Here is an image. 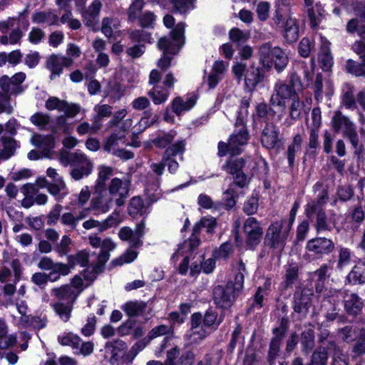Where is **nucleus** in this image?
Instances as JSON below:
<instances>
[{
	"label": "nucleus",
	"instance_id": "nucleus-49",
	"mask_svg": "<svg viewBox=\"0 0 365 365\" xmlns=\"http://www.w3.org/2000/svg\"><path fill=\"white\" fill-rule=\"evenodd\" d=\"M308 16L312 26H317L321 21L324 10L320 3H317L314 6H308Z\"/></svg>",
	"mask_w": 365,
	"mask_h": 365
},
{
	"label": "nucleus",
	"instance_id": "nucleus-52",
	"mask_svg": "<svg viewBox=\"0 0 365 365\" xmlns=\"http://www.w3.org/2000/svg\"><path fill=\"white\" fill-rule=\"evenodd\" d=\"M351 260V250L347 247H340L339 248V255L336 264V268L339 270H343L344 267L348 266Z\"/></svg>",
	"mask_w": 365,
	"mask_h": 365
},
{
	"label": "nucleus",
	"instance_id": "nucleus-45",
	"mask_svg": "<svg viewBox=\"0 0 365 365\" xmlns=\"http://www.w3.org/2000/svg\"><path fill=\"white\" fill-rule=\"evenodd\" d=\"M299 278V266L296 263L289 264L286 269L284 287L285 289L292 287V285L297 282Z\"/></svg>",
	"mask_w": 365,
	"mask_h": 365
},
{
	"label": "nucleus",
	"instance_id": "nucleus-18",
	"mask_svg": "<svg viewBox=\"0 0 365 365\" xmlns=\"http://www.w3.org/2000/svg\"><path fill=\"white\" fill-rule=\"evenodd\" d=\"M351 144L354 157L357 162H364L365 160V147L359 138L357 130L344 137Z\"/></svg>",
	"mask_w": 365,
	"mask_h": 365
},
{
	"label": "nucleus",
	"instance_id": "nucleus-59",
	"mask_svg": "<svg viewBox=\"0 0 365 365\" xmlns=\"http://www.w3.org/2000/svg\"><path fill=\"white\" fill-rule=\"evenodd\" d=\"M356 341L352 347V352L356 356L365 354V328H361L356 336Z\"/></svg>",
	"mask_w": 365,
	"mask_h": 365
},
{
	"label": "nucleus",
	"instance_id": "nucleus-42",
	"mask_svg": "<svg viewBox=\"0 0 365 365\" xmlns=\"http://www.w3.org/2000/svg\"><path fill=\"white\" fill-rule=\"evenodd\" d=\"M195 100L192 98H187L185 101L181 97H176L172 103L173 111L180 115L182 111L188 110L194 106Z\"/></svg>",
	"mask_w": 365,
	"mask_h": 365
},
{
	"label": "nucleus",
	"instance_id": "nucleus-7",
	"mask_svg": "<svg viewBox=\"0 0 365 365\" xmlns=\"http://www.w3.org/2000/svg\"><path fill=\"white\" fill-rule=\"evenodd\" d=\"M313 290L307 287H297L294 293L293 309L295 312L306 315L312 302Z\"/></svg>",
	"mask_w": 365,
	"mask_h": 365
},
{
	"label": "nucleus",
	"instance_id": "nucleus-23",
	"mask_svg": "<svg viewBox=\"0 0 365 365\" xmlns=\"http://www.w3.org/2000/svg\"><path fill=\"white\" fill-rule=\"evenodd\" d=\"M113 169L111 167L101 165L98 168V178L94 185V192H106V182L113 175Z\"/></svg>",
	"mask_w": 365,
	"mask_h": 365
},
{
	"label": "nucleus",
	"instance_id": "nucleus-38",
	"mask_svg": "<svg viewBox=\"0 0 365 365\" xmlns=\"http://www.w3.org/2000/svg\"><path fill=\"white\" fill-rule=\"evenodd\" d=\"M185 150V141L184 140H178L166 148L162 158H164V161L169 160L170 158H173L178 155H182ZM180 158L182 160V156H181Z\"/></svg>",
	"mask_w": 365,
	"mask_h": 365
},
{
	"label": "nucleus",
	"instance_id": "nucleus-41",
	"mask_svg": "<svg viewBox=\"0 0 365 365\" xmlns=\"http://www.w3.org/2000/svg\"><path fill=\"white\" fill-rule=\"evenodd\" d=\"M74 304L57 302L51 304L57 315L63 321L68 322L71 318Z\"/></svg>",
	"mask_w": 365,
	"mask_h": 365
},
{
	"label": "nucleus",
	"instance_id": "nucleus-26",
	"mask_svg": "<svg viewBox=\"0 0 365 365\" xmlns=\"http://www.w3.org/2000/svg\"><path fill=\"white\" fill-rule=\"evenodd\" d=\"M127 127L123 123L119 130H115L111 135L107 138L103 143V150L108 153L110 152L112 148L118 145V140L125 138L127 133Z\"/></svg>",
	"mask_w": 365,
	"mask_h": 365
},
{
	"label": "nucleus",
	"instance_id": "nucleus-11",
	"mask_svg": "<svg viewBox=\"0 0 365 365\" xmlns=\"http://www.w3.org/2000/svg\"><path fill=\"white\" fill-rule=\"evenodd\" d=\"M331 126L336 133L342 130L344 138L356 130L354 123L340 110L336 111L331 118Z\"/></svg>",
	"mask_w": 365,
	"mask_h": 365
},
{
	"label": "nucleus",
	"instance_id": "nucleus-55",
	"mask_svg": "<svg viewBox=\"0 0 365 365\" xmlns=\"http://www.w3.org/2000/svg\"><path fill=\"white\" fill-rule=\"evenodd\" d=\"M310 133H309V144L308 148L312 150L309 151L307 150L306 155H308L309 158H312L313 159L316 157V149L319 147V130H317L315 128H310Z\"/></svg>",
	"mask_w": 365,
	"mask_h": 365
},
{
	"label": "nucleus",
	"instance_id": "nucleus-24",
	"mask_svg": "<svg viewBox=\"0 0 365 365\" xmlns=\"http://www.w3.org/2000/svg\"><path fill=\"white\" fill-rule=\"evenodd\" d=\"M302 346V352L304 354H309L315 346L314 331L312 328L304 329L299 336Z\"/></svg>",
	"mask_w": 365,
	"mask_h": 365
},
{
	"label": "nucleus",
	"instance_id": "nucleus-37",
	"mask_svg": "<svg viewBox=\"0 0 365 365\" xmlns=\"http://www.w3.org/2000/svg\"><path fill=\"white\" fill-rule=\"evenodd\" d=\"M361 62L352 59L346 61L345 69L347 73L356 76L365 78V58H360Z\"/></svg>",
	"mask_w": 365,
	"mask_h": 365
},
{
	"label": "nucleus",
	"instance_id": "nucleus-62",
	"mask_svg": "<svg viewBox=\"0 0 365 365\" xmlns=\"http://www.w3.org/2000/svg\"><path fill=\"white\" fill-rule=\"evenodd\" d=\"M327 353L321 349H315L309 361V365H327Z\"/></svg>",
	"mask_w": 365,
	"mask_h": 365
},
{
	"label": "nucleus",
	"instance_id": "nucleus-47",
	"mask_svg": "<svg viewBox=\"0 0 365 365\" xmlns=\"http://www.w3.org/2000/svg\"><path fill=\"white\" fill-rule=\"evenodd\" d=\"M144 0H133L127 11L128 20L133 23L140 16L145 5Z\"/></svg>",
	"mask_w": 365,
	"mask_h": 365
},
{
	"label": "nucleus",
	"instance_id": "nucleus-29",
	"mask_svg": "<svg viewBox=\"0 0 365 365\" xmlns=\"http://www.w3.org/2000/svg\"><path fill=\"white\" fill-rule=\"evenodd\" d=\"M148 207L144 204L143 199L139 196H135L131 198L128 207V212L132 217H136L138 215L144 216L147 215Z\"/></svg>",
	"mask_w": 365,
	"mask_h": 365
},
{
	"label": "nucleus",
	"instance_id": "nucleus-56",
	"mask_svg": "<svg viewBox=\"0 0 365 365\" xmlns=\"http://www.w3.org/2000/svg\"><path fill=\"white\" fill-rule=\"evenodd\" d=\"M58 342L63 346H69L74 351L78 349V345L81 343V339L73 333H68L65 336L58 337Z\"/></svg>",
	"mask_w": 365,
	"mask_h": 365
},
{
	"label": "nucleus",
	"instance_id": "nucleus-36",
	"mask_svg": "<svg viewBox=\"0 0 365 365\" xmlns=\"http://www.w3.org/2000/svg\"><path fill=\"white\" fill-rule=\"evenodd\" d=\"M328 272V265L324 264L312 274V279L315 282V289L317 293L323 290L324 282L329 277Z\"/></svg>",
	"mask_w": 365,
	"mask_h": 365
},
{
	"label": "nucleus",
	"instance_id": "nucleus-17",
	"mask_svg": "<svg viewBox=\"0 0 365 365\" xmlns=\"http://www.w3.org/2000/svg\"><path fill=\"white\" fill-rule=\"evenodd\" d=\"M102 8V3L100 0H94L90 6L83 12L84 24L93 29L99 22V14Z\"/></svg>",
	"mask_w": 365,
	"mask_h": 365
},
{
	"label": "nucleus",
	"instance_id": "nucleus-40",
	"mask_svg": "<svg viewBox=\"0 0 365 365\" xmlns=\"http://www.w3.org/2000/svg\"><path fill=\"white\" fill-rule=\"evenodd\" d=\"M307 113L305 110V103L299 100L298 95H294L292 99V103L289 106V116L292 120H297L302 118V113Z\"/></svg>",
	"mask_w": 365,
	"mask_h": 365
},
{
	"label": "nucleus",
	"instance_id": "nucleus-33",
	"mask_svg": "<svg viewBox=\"0 0 365 365\" xmlns=\"http://www.w3.org/2000/svg\"><path fill=\"white\" fill-rule=\"evenodd\" d=\"M168 89L163 86L155 85L148 91V95L155 105L165 103L169 96Z\"/></svg>",
	"mask_w": 365,
	"mask_h": 365
},
{
	"label": "nucleus",
	"instance_id": "nucleus-4",
	"mask_svg": "<svg viewBox=\"0 0 365 365\" xmlns=\"http://www.w3.org/2000/svg\"><path fill=\"white\" fill-rule=\"evenodd\" d=\"M259 56L260 63L267 71L274 66L278 73H281L289 63L285 51L279 46L273 47L270 43H265L259 47Z\"/></svg>",
	"mask_w": 365,
	"mask_h": 365
},
{
	"label": "nucleus",
	"instance_id": "nucleus-48",
	"mask_svg": "<svg viewBox=\"0 0 365 365\" xmlns=\"http://www.w3.org/2000/svg\"><path fill=\"white\" fill-rule=\"evenodd\" d=\"M282 343V341L270 339L267 356V361L269 365L274 364L277 358L279 356Z\"/></svg>",
	"mask_w": 365,
	"mask_h": 365
},
{
	"label": "nucleus",
	"instance_id": "nucleus-20",
	"mask_svg": "<svg viewBox=\"0 0 365 365\" xmlns=\"http://www.w3.org/2000/svg\"><path fill=\"white\" fill-rule=\"evenodd\" d=\"M327 198V190L324 189L322 194L317 198L307 205L305 212L307 217L310 218L313 214L318 215L325 212L323 210V206L326 204Z\"/></svg>",
	"mask_w": 365,
	"mask_h": 365
},
{
	"label": "nucleus",
	"instance_id": "nucleus-61",
	"mask_svg": "<svg viewBox=\"0 0 365 365\" xmlns=\"http://www.w3.org/2000/svg\"><path fill=\"white\" fill-rule=\"evenodd\" d=\"M129 38L138 44H143L150 42V34L147 31L135 29L129 34Z\"/></svg>",
	"mask_w": 365,
	"mask_h": 365
},
{
	"label": "nucleus",
	"instance_id": "nucleus-64",
	"mask_svg": "<svg viewBox=\"0 0 365 365\" xmlns=\"http://www.w3.org/2000/svg\"><path fill=\"white\" fill-rule=\"evenodd\" d=\"M139 25L142 28H152L153 27L155 20V16L150 11H147L138 18Z\"/></svg>",
	"mask_w": 365,
	"mask_h": 365
},
{
	"label": "nucleus",
	"instance_id": "nucleus-12",
	"mask_svg": "<svg viewBox=\"0 0 365 365\" xmlns=\"http://www.w3.org/2000/svg\"><path fill=\"white\" fill-rule=\"evenodd\" d=\"M73 63V61L70 57L56 54L50 56L46 63V68L51 72L50 78L53 80L56 76L62 73L63 67H70Z\"/></svg>",
	"mask_w": 365,
	"mask_h": 365
},
{
	"label": "nucleus",
	"instance_id": "nucleus-1",
	"mask_svg": "<svg viewBox=\"0 0 365 365\" xmlns=\"http://www.w3.org/2000/svg\"><path fill=\"white\" fill-rule=\"evenodd\" d=\"M185 24L179 23L170 31V35L160 38L158 42V48L163 51V56L158 61V66L165 71L171 63V57L167 54L175 55L184 43Z\"/></svg>",
	"mask_w": 365,
	"mask_h": 365
},
{
	"label": "nucleus",
	"instance_id": "nucleus-3",
	"mask_svg": "<svg viewBox=\"0 0 365 365\" xmlns=\"http://www.w3.org/2000/svg\"><path fill=\"white\" fill-rule=\"evenodd\" d=\"M59 161L64 166L72 167L70 175L75 180H80L88 177L93 171L92 161L83 153L76 151L71 153L61 150L59 154Z\"/></svg>",
	"mask_w": 365,
	"mask_h": 365
},
{
	"label": "nucleus",
	"instance_id": "nucleus-9",
	"mask_svg": "<svg viewBox=\"0 0 365 365\" xmlns=\"http://www.w3.org/2000/svg\"><path fill=\"white\" fill-rule=\"evenodd\" d=\"M108 190L110 197L114 195H118V197L115 200V202L118 207H121L125 204V200L128 197L130 182L115 178L111 180L108 185Z\"/></svg>",
	"mask_w": 365,
	"mask_h": 365
},
{
	"label": "nucleus",
	"instance_id": "nucleus-63",
	"mask_svg": "<svg viewBox=\"0 0 365 365\" xmlns=\"http://www.w3.org/2000/svg\"><path fill=\"white\" fill-rule=\"evenodd\" d=\"M319 61L324 71H328L333 65V58L329 49H323L319 56Z\"/></svg>",
	"mask_w": 365,
	"mask_h": 365
},
{
	"label": "nucleus",
	"instance_id": "nucleus-54",
	"mask_svg": "<svg viewBox=\"0 0 365 365\" xmlns=\"http://www.w3.org/2000/svg\"><path fill=\"white\" fill-rule=\"evenodd\" d=\"M229 37L232 42L237 43V46H240L250 38V34L238 28H233L229 32Z\"/></svg>",
	"mask_w": 365,
	"mask_h": 365
},
{
	"label": "nucleus",
	"instance_id": "nucleus-5",
	"mask_svg": "<svg viewBox=\"0 0 365 365\" xmlns=\"http://www.w3.org/2000/svg\"><path fill=\"white\" fill-rule=\"evenodd\" d=\"M239 294L232 287V282H228L225 285L215 286L212 289L214 304L219 309L225 310L230 309L236 301Z\"/></svg>",
	"mask_w": 365,
	"mask_h": 365
},
{
	"label": "nucleus",
	"instance_id": "nucleus-21",
	"mask_svg": "<svg viewBox=\"0 0 365 365\" xmlns=\"http://www.w3.org/2000/svg\"><path fill=\"white\" fill-rule=\"evenodd\" d=\"M192 335L197 336L196 339L203 340L209 332L207 331L203 326V316L200 312H195L192 314L190 318Z\"/></svg>",
	"mask_w": 365,
	"mask_h": 365
},
{
	"label": "nucleus",
	"instance_id": "nucleus-43",
	"mask_svg": "<svg viewBox=\"0 0 365 365\" xmlns=\"http://www.w3.org/2000/svg\"><path fill=\"white\" fill-rule=\"evenodd\" d=\"M217 225V220L215 217H203L194 225V233H200L202 228H206L207 232L213 234Z\"/></svg>",
	"mask_w": 365,
	"mask_h": 365
},
{
	"label": "nucleus",
	"instance_id": "nucleus-32",
	"mask_svg": "<svg viewBox=\"0 0 365 365\" xmlns=\"http://www.w3.org/2000/svg\"><path fill=\"white\" fill-rule=\"evenodd\" d=\"M147 303L143 301H130L125 303L123 307L128 316L138 317L145 312Z\"/></svg>",
	"mask_w": 365,
	"mask_h": 365
},
{
	"label": "nucleus",
	"instance_id": "nucleus-60",
	"mask_svg": "<svg viewBox=\"0 0 365 365\" xmlns=\"http://www.w3.org/2000/svg\"><path fill=\"white\" fill-rule=\"evenodd\" d=\"M68 265L70 267V269L75 265L80 264L82 267L87 265L88 262V254L86 252H80L74 255L68 257Z\"/></svg>",
	"mask_w": 365,
	"mask_h": 365
},
{
	"label": "nucleus",
	"instance_id": "nucleus-14",
	"mask_svg": "<svg viewBox=\"0 0 365 365\" xmlns=\"http://www.w3.org/2000/svg\"><path fill=\"white\" fill-rule=\"evenodd\" d=\"M93 193L96 196L91 199L88 210L94 212V214L107 212L112 204V197L107 194L106 192H93Z\"/></svg>",
	"mask_w": 365,
	"mask_h": 365
},
{
	"label": "nucleus",
	"instance_id": "nucleus-8",
	"mask_svg": "<svg viewBox=\"0 0 365 365\" xmlns=\"http://www.w3.org/2000/svg\"><path fill=\"white\" fill-rule=\"evenodd\" d=\"M243 230L247 237V245L254 249L259 244L263 234L259 222L255 217H248L244 223Z\"/></svg>",
	"mask_w": 365,
	"mask_h": 365
},
{
	"label": "nucleus",
	"instance_id": "nucleus-58",
	"mask_svg": "<svg viewBox=\"0 0 365 365\" xmlns=\"http://www.w3.org/2000/svg\"><path fill=\"white\" fill-rule=\"evenodd\" d=\"M257 115L260 118L272 120L276 115V111L265 103H260L256 106Z\"/></svg>",
	"mask_w": 365,
	"mask_h": 365
},
{
	"label": "nucleus",
	"instance_id": "nucleus-28",
	"mask_svg": "<svg viewBox=\"0 0 365 365\" xmlns=\"http://www.w3.org/2000/svg\"><path fill=\"white\" fill-rule=\"evenodd\" d=\"M16 148V140L9 137H2L0 140V162L11 158Z\"/></svg>",
	"mask_w": 365,
	"mask_h": 365
},
{
	"label": "nucleus",
	"instance_id": "nucleus-30",
	"mask_svg": "<svg viewBox=\"0 0 365 365\" xmlns=\"http://www.w3.org/2000/svg\"><path fill=\"white\" fill-rule=\"evenodd\" d=\"M248 139L247 130H235L230 138L232 153H238L240 152L238 147L247 144Z\"/></svg>",
	"mask_w": 365,
	"mask_h": 365
},
{
	"label": "nucleus",
	"instance_id": "nucleus-13",
	"mask_svg": "<svg viewBox=\"0 0 365 365\" xmlns=\"http://www.w3.org/2000/svg\"><path fill=\"white\" fill-rule=\"evenodd\" d=\"M261 142L263 146L268 149H278L282 145V141L279 138V131L273 123L266 124L262 130Z\"/></svg>",
	"mask_w": 365,
	"mask_h": 365
},
{
	"label": "nucleus",
	"instance_id": "nucleus-34",
	"mask_svg": "<svg viewBox=\"0 0 365 365\" xmlns=\"http://www.w3.org/2000/svg\"><path fill=\"white\" fill-rule=\"evenodd\" d=\"M32 21L36 24H46L48 26L57 25L59 21L58 16L53 12L38 11L33 14Z\"/></svg>",
	"mask_w": 365,
	"mask_h": 365
},
{
	"label": "nucleus",
	"instance_id": "nucleus-50",
	"mask_svg": "<svg viewBox=\"0 0 365 365\" xmlns=\"http://www.w3.org/2000/svg\"><path fill=\"white\" fill-rule=\"evenodd\" d=\"M337 334L341 340L347 344L354 342L357 336L356 329L353 325H346L339 329Z\"/></svg>",
	"mask_w": 365,
	"mask_h": 365
},
{
	"label": "nucleus",
	"instance_id": "nucleus-16",
	"mask_svg": "<svg viewBox=\"0 0 365 365\" xmlns=\"http://www.w3.org/2000/svg\"><path fill=\"white\" fill-rule=\"evenodd\" d=\"M145 222L143 220L138 223L135 231L128 227H124L119 231L118 235L122 240L129 241L133 246L138 247L141 244L140 237L144 233Z\"/></svg>",
	"mask_w": 365,
	"mask_h": 365
},
{
	"label": "nucleus",
	"instance_id": "nucleus-2",
	"mask_svg": "<svg viewBox=\"0 0 365 365\" xmlns=\"http://www.w3.org/2000/svg\"><path fill=\"white\" fill-rule=\"evenodd\" d=\"M290 228L291 225H287V221L284 219L272 222L267 228L264 245L271 250L272 256L279 257L281 256Z\"/></svg>",
	"mask_w": 365,
	"mask_h": 365
},
{
	"label": "nucleus",
	"instance_id": "nucleus-53",
	"mask_svg": "<svg viewBox=\"0 0 365 365\" xmlns=\"http://www.w3.org/2000/svg\"><path fill=\"white\" fill-rule=\"evenodd\" d=\"M175 133H163L162 135L159 134L152 142L154 145L160 149L165 148L174 140Z\"/></svg>",
	"mask_w": 365,
	"mask_h": 365
},
{
	"label": "nucleus",
	"instance_id": "nucleus-27",
	"mask_svg": "<svg viewBox=\"0 0 365 365\" xmlns=\"http://www.w3.org/2000/svg\"><path fill=\"white\" fill-rule=\"evenodd\" d=\"M346 282L349 284L363 285L365 284V267L357 263L351 268L346 277Z\"/></svg>",
	"mask_w": 365,
	"mask_h": 365
},
{
	"label": "nucleus",
	"instance_id": "nucleus-57",
	"mask_svg": "<svg viewBox=\"0 0 365 365\" xmlns=\"http://www.w3.org/2000/svg\"><path fill=\"white\" fill-rule=\"evenodd\" d=\"M274 92H277L278 96L284 99H292L294 95H297L295 89L289 84L279 83L275 85Z\"/></svg>",
	"mask_w": 365,
	"mask_h": 365
},
{
	"label": "nucleus",
	"instance_id": "nucleus-6",
	"mask_svg": "<svg viewBox=\"0 0 365 365\" xmlns=\"http://www.w3.org/2000/svg\"><path fill=\"white\" fill-rule=\"evenodd\" d=\"M305 248L312 255L322 258L324 255L331 253L334 250L335 245L331 239L316 237L309 240L307 242Z\"/></svg>",
	"mask_w": 365,
	"mask_h": 365
},
{
	"label": "nucleus",
	"instance_id": "nucleus-46",
	"mask_svg": "<svg viewBox=\"0 0 365 365\" xmlns=\"http://www.w3.org/2000/svg\"><path fill=\"white\" fill-rule=\"evenodd\" d=\"M245 166V160L242 158L230 159L222 166V169L227 173L233 175L240 173H243V168Z\"/></svg>",
	"mask_w": 365,
	"mask_h": 365
},
{
	"label": "nucleus",
	"instance_id": "nucleus-51",
	"mask_svg": "<svg viewBox=\"0 0 365 365\" xmlns=\"http://www.w3.org/2000/svg\"><path fill=\"white\" fill-rule=\"evenodd\" d=\"M69 272L70 267L66 264L60 263L47 274L48 282H55L61 278V276H66Z\"/></svg>",
	"mask_w": 365,
	"mask_h": 365
},
{
	"label": "nucleus",
	"instance_id": "nucleus-31",
	"mask_svg": "<svg viewBox=\"0 0 365 365\" xmlns=\"http://www.w3.org/2000/svg\"><path fill=\"white\" fill-rule=\"evenodd\" d=\"M165 166H168V171L173 174L177 171L179 165L178 163L173 158H170L169 160L164 161V158H162L160 163H152L150 165V168L156 175L160 176L163 175Z\"/></svg>",
	"mask_w": 365,
	"mask_h": 365
},
{
	"label": "nucleus",
	"instance_id": "nucleus-10",
	"mask_svg": "<svg viewBox=\"0 0 365 365\" xmlns=\"http://www.w3.org/2000/svg\"><path fill=\"white\" fill-rule=\"evenodd\" d=\"M343 298L344 311L348 316L356 318L362 314L364 301L356 293H346Z\"/></svg>",
	"mask_w": 365,
	"mask_h": 365
},
{
	"label": "nucleus",
	"instance_id": "nucleus-19",
	"mask_svg": "<svg viewBox=\"0 0 365 365\" xmlns=\"http://www.w3.org/2000/svg\"><path fill=\"white\" fill-rule=\"evenodd\" d=\"M266 71L267 69L263 66L262 67L250 66L245 74V81L247 86L252 88L256 87L257 85L264 81Z\"/></svg>",
	"mask_w": 365,
	"mask_h": 365
},
{
	"label": "nucleus",
	"instance_id": "nucleus-22",
	"mask_svg": "<svg viewBox=\"0 0 365 365\" xmlns=\"http://www.w3.org/2000/svg\"><path fill=\"white\" fill-rule=\"evenodd\" d=\"M283 36L287 42L292 43L299 38V27L295 18L289 16L283 26Z\"/></svg>",
	"mask_w": 365,
	"mask_h": 365
},
{
	"label": "nucleus",
	"instance_id": "nucleus-25",
	"mask_svg": "<svg viewBox=\"0 0 365 365\" xmlns=\"http://www.w3.org/2000/svg\"><path fill=\"white\" fill-rule=\"evenodd\" d=\"M224 314L222 312L218 317V313L212 308L208 309L203 316V326L212 331H215L222 322Z\"/></svg>",
	"mask_w": 365,
	"mask_h": 365
},
{
	"label": "nucleus",
	"instance_id": "nucleus-39",
	"mask_svg": "<svg viewBox=\"0 0 365 365\" xmlns=\"http://www.w3.org/2000/svg\"><path fill=\"white\" fill-rule=\"evenodd\" d=\"M109 257L110 253L108 252L101 251L98 257V263L92 268V272L90 274L91 276L88 274H85V279L93 281L96 278L98 274L103 272V265L109 259Z\"/></svg>",
	"mask_w": 365,
	"mask_h": 365
},
{
	"label": "nucleus",
	"instance_id": "nucleus-35",
	"mask_svg": "<svg viewBox=\"0 0 365 365\" xmlns=\"http://www.w3.org/2000/svg\"><path fill=\"white\" fill-rule=\"evenodd\" d=\"M31 142L35 146L42 149L41 153L47 157L54 146V140L51 136L36 135L31 139Z\"/></svg>",
	"mask_w": 365,
	"mask_h": 365
},
{
	"label": "nucleus",
	"instance_id": "nucleus-44",
	"mask_svg": "<svg viewBox=\"0 0 365 365\" xmlns=\"http://www.w3.org/2000/svg\"><path fill=\"white\" fill-rule=\"evenodd\" d=\"M289 13L290 9L284 3H282V5L277 4L273 16L274 24L282 28L285 24L287 19L291 16Z\"/></svg>",
	"mask_w": 365,
	"mask_h": 365
},
{
	"label": "nucleus",
	"instance_id": "nucleus-15",
	"mask_svg": "<svg viewBox=\"0 0 365 365\" xmlns=\"http://www.w3.org/2000/svg\"><path fill=\"white\" fill-rule=\"evenodd\" d=\"M81 290H76L71 285L64 284L54 287L51 290V294L58 300L64 303L74 304Z\"/></svg>",
	"mask_w": 365,
	"mask_h": 365
}]
</instances>
